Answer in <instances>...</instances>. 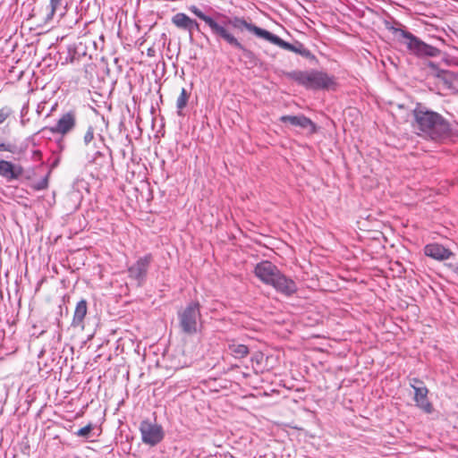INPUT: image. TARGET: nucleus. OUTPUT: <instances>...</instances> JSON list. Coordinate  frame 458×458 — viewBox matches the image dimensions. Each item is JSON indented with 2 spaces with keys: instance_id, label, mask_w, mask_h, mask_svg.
Segmentation results:
<instances>
[{
  "instance_id": "obj_3",
  "label": "nucleus",
  "mask_w": 458,
  "mask_h": 458,
  "mask_svg": "<svg viewBox=\"0 0 458 458\" xmlns=\"http://www.w3.org/2000/svg\"><path fill=\"white\" fill-rule=\"evenodd\" d=\"M392 30L397 37L398 40L403 43L408 50L417 56H437L440 54V50L433 46L428 45L419 38L407 30L392 28Z\"/></svg>"
},
{
  "instance_id": "obj_7",
  "label": "nucleus",
  "mask_w": 458,
  "mask_h": 458,
  "mask_svg": "<svg viewBox=\"0 0 458 458\" xmlns=\"http://www.w3.org/2000/svg\"><path fill=\"white\" fill-rule=\"evenodd\" d=\"M140 430L142 442L151 446L157 445L164 438L162 427L149 420H143L140 423Z\"/></svg>"
},
{
  "instance_id": "obj_16",
  "label": "nucleus",
  "mask_w": 458,
  "mask_h": 458,
  "mask_svg": "<svg viewBox=\"0 0 458 458\" xmlns=\"http://www.w3.org/2000/svg\"><path fill=\"white\" fill-rule=\"evenodd\" d=\"M267 41L280 47L283 49L292 51L294 53H299L301 55H305V52H306V50L302 47V46H301L300 47H296L295 46L283 40L278 36L272 34L271 32L268 36Z\"/></svg>"
},
{
  "instance_id": "obj_4",
  "label": "nucleus",
  "mask_w": 458,
  "mask_h": 458,
  "mask_svg": "<svg viewBox=\"0 0 458 458\" xmlns=\"http://www.w3.org/2000/svg\"><path fill=\"white\" fill-rule=\"evenodd\" d=\"M414 117L419 129L432 137L447 130L444 119L435 112L415 109Z\"/></svg>"
},
{
  "instance_id": "obj_6",
  "label": "nucleus",
  "mask_w": 458,
  "mask_h": 458,
  "mask_svg": "<svg viewBox=\"0 0 458 458\" xmlns=\"http://www.w3.org/2000/svg\"><path fill=\"white\" fill-rule=\"evenodd\" d=\"M200 305L198 301L191 302L179 314L180 326L182 331L188 335L196 334L198 331V320L200 319Z\"/></svg>"
},
{
  "instance_id": "obj_18",
  "label": "nucleus",
  "mask_w": 458,
  "mask_h": 458,
  "mask_svg": "<svg viewBox=\"0 0 458 458\" xmlns=\"http://www.w3.org/2000/svg\"><path fill=\"white\" fill-rule=\"evenodd\" d=\"M228 348L231 352V354L235 359H243L247 357L250 353V350L247 345L237 344L233 340L228 345Z\"/></svg>"
},
{
  "instance_id": "obj_26",
  "label": "nucleus",
  "mask_w": 458,
  "mask_h": 458,
  "mask_svg": "<svg viewBox=\"0 0 458 458\" xmlns=\"http://www.w3.org/2000/svg\"><path fill=\"white\" fill-rule=\"evenodd\" d=\"M194 30H199V23L196 21L193 20V24L191 26H190L189 34L192 35V31Z\"/></svg>"
},
{
  "instance_id": "obj_12",
  "label": "nucleus",
  "mask_w": 458,
  "mask_h": 458,
  "mask_svg": "<svg viewBox=\"0 0 458 458\" xmlns=\"http://www.w3.org/2000/svg\"><path fill=\"white\" fill-rule=\"evenodd\" d=\"M282 123H289L293 127L308 130L310 133L316 131L315 123L304 115H283L279 119Z\"/></svg>"
},
{
  "instance_id": "obj_9",
  "label": "nucleus",
  "mask_w": 458,
  "mask_h": 458,
  "mask_svg": "<svg viewBox=\"0 0 458 458\" xmlns=\"http://www.w3.org/2000/svg\"><path fill=\"white\" fill-rule=\"evenodd\" d=\"M153 257L147 254L140 258L132 266L128 268L129 276L132 279L142 281L146 276Z\"/></svg>"
},
{
  "instance_id": "obj_2",
  "label": "nucleus",
  "mask_w": 458,
  "mask_h": 458,
  "mask_svg": "<svg viewBox=\"0 0 458 458\" xmlns=\"http://www.w3.org/2000/svg\"><path fill=\"white\" fill-rule=\"evenodd\" d=\"M290 77L309 89L335 90L337 87L336 79L322 71L294 72Z\"/></svg>"
},
{
  "instance_id": "obj_27",
  "label": "nucleus",
  "mask_w": 458,
  "mask_h": 458,
  "mask_svg": "<svg viewBox=\"0 0 458 458\" xmlns=\"http://www.w3.org/2000/svg\"><path fill=\"white\" fill-rule=\"evenodd\" d=\"M420 383L421 384V386H425L423 381H421L420 379H419L417 377H413L411 379L410 385L414 384L416 386H420Z\"/></svg>"
},
{
  "instance_id": "obj_17",
  "label": "nucleus",
  "mask_w": 458,
  "mask_h": 458,
  "mask_svg": "<svg viewBox=\"0 0 458 458\" xmlns=\"http://www.w3.org/2000/svg\"><path fill=\"white\" fill-rule=\"evenodd\" d=\"M172 23L176 28L189 33L190 26L193 24V20L183 13H178L172 17Z\"/></svg>"
},
{
  "instance_id": "obj_28",
  "label": "nucleus",
  "mask_w": 458,
  "mask_h": 458,
  "mask_svg": "<svg viewBox=\"0 0 458 458\" xmlns=\"http://www.w3.org/2000/svg\"><path fill=\"white\" fill-rule=\"evenodd\" d=\"M259 359H262V354L259 353V354H256L252 357V360H256L257 362H259Z\"/></svg>"
},
{
  "instance_id": "obj_5",
  "label": "nucleus",
  "mask_w": 458,
  "mask_h": 458,
  "mask_svg": "<svg viewBox=\"0 0 458 458\" xmlns=\"http://www.w3.org/2000/svg\"><path fill=\"white\" fill-rule=\"evenodd\" d=\"M188 9L191 13H192L198 18H199L200 20L205 21V23L210 28L212 33L215 36L224 39L229 45H231L238 49H243L242 45L224 25L218 23L212 17L206 15L196 5H191L188 7Z\"/></svg>"
},
{
  "instance_id": "obj_25",
  "label": "nucleus",
  "mask_w": 458,
  "mask_h": 458,
  "mask_svg": "<svg viewBox=\"0 0 458 458\" xmlns=\"http://www.w3.org/2000/svg\"><path fill=\"white\" fill-rule=\"evenodd\" d=\"M0 151H8L12 152L13 148L10 144H5L4 142H0Z\"/></svg>"
},
{
  "instance_id": "obj_22",
  "label": "nucleus",
  "mask_w": 458,
  "mask_h": 458,
  "mask_svg": "<svg viewBox=\"0 0 458 458\" xmlns=\"http://www.w3.org/2000/svg\"><path fill=\"white\" fill-rule=\"evenodd\" d=\"M93 429V425L91 423H89L85 427L80 428L75 435L81 437H89V434L91 433Z\"/></svg>"
},
{
  "instance_id": "obj_23",
  "label": "nucleus",
  "mask_w": 458,
  "mask_h": 458,
  "mask_svg": "<svg viewBox=\"0 0 458 458\" xmlns=\"http://www.w3.org/2000/svg\"><path fill=\"white\" fill-rule=\"evenodd\" d=\"M94 139V130L92 127H89L86 131L83 140L86 145L89 144Z\"/></svg>"
},
{
  "instance_id": "obj_15",
  "label": "nucleus",
  "mask_w": 458,
  "mask_h": 458,
  "mask_svg": "<svg viewBox=\"0 0 458 458\" xmlns=\"http://www.w3.org/2000/svg\"><path fill=\"white\" fill-rule=\"evenodd\" d=\"M88 312V302L86 300L82 299L76 304L73 318L72 321V326L74 327H84V318Z\"/></svg>"
},
{
  "instance_id": "obj_20",
  "label": "nucleus",
  "mask_w": 458,
  "mask_h": 458,
  "mask_svg": "<svg viewBox=\"0 0 458 458\" xmlns=\"http://www.w3.org/2000/svg\"><path fill=\"white\" fill-rule=\"evenodd\" d=\"M12 108L4 106L0 108V125L4 124L12 115Z\"/></svg>"
},
{
  "instance_id": "obj_8",
  "label": "nucleus",
  "mask_w": 458,
  "mask_h": 458,
  "mask_svg": "<svg viewBox=\"0 0 458 458\" xmlns=\"http://www.w3.org/2000/svg\"><path fill=\"white\" fill-rule=\"evenodd\" d=\"M76 124V115L74 112L64 114L55 126L49 127L48 131L53 134H60L62 136L70 132Z\"/></svg>"
},
{
  "instance_id": "obj_24",
  "label": "nucleus",
  "mask_w": 458,
  "mask_h": 458,
  "mask_svg": "<svg viewBox=\"0 0 458 458\" xmlns=\"http://www.w3.org/2000/svg\"><path fill=\"white\" fill-rule=\"evenodd\" d=\"M47 187V179L42 180L40 182H38L37 185L34 186L35 190H43Z\"/></svg>"
},
{
  "instance_id": "obj_1",
  "label": "nucleus",
  "mask_w": 458,
  "mask_h": 458,
  "mask_svg": "<svg viewBox=\"0 0 458 458\" xmlns=\"http://www.w3.org/2000/svg\"><path fill=\"white\" fill-rule=\"evenodd\" d=\"M254 274L261 282L272 285L276 291L285 295H292L297 291L295 282L284 276L270 261L258 263Z\"/></svg>"
},
{
  "instance_id": "obj_13",
  "label": "nucleus",
  "mask_w": 458,
  "mask_h": 458,
  "mask_svg": "<svg viewBox=\"0 0 458 458\" xmlns=\"http://www.w3.org/2000/svg\"><path fill=\"white\" fill-rule=\"evenodd\" d=\"M426 256L437 260H445L452 256V251L438 243L427 244L424 248Z\"/></svg>"
},
{
  "instance_id": "obj_11",
  "label": "nucleus",
  "mask_w": 458,
  "mask_h": 458,
  "mask_svg": "<svg viewBox=\"0 0 458 458\" xmlns=\"http://www.w3.org/2000/svg\"><path fill=\"white\" fill-rule=\"evenodd\" d=\"M229 24H231L234 29H237L239 30H247L250 32L255 34L256 36L262 38L266 40H267L268 36L270 34L269 31L259 28L256 25H253L251 23H249L247 21H245L243 18L240 17H234L232 20H229Z\"/></svg>"
},
{
  "instance_id": "obj_14",
  "label": "nucleus",
  "mask_w": 458,
  "mask_h": 458,
  "mask_svg": "<svg viewBox=\"0 0 458 458\" xmlns=\"http://www.w3.org/2000/svg\"><path fill=\"white\" fill-rule=\"evenodd\" d=\"M23 173L20 165H14L13 163L5 160H0V175L13 181L18 179Z\"/></svg>"
},
{
  "instance_id": "obj_10",
  "label": "nucleus",
  "mask_w": 458,
  "mask_h": 458,
  "mask_svg": "<svg viewBox=\"0 0 458 458\" xmlns=\"http://www.w3.org/2000/svg\"><path fill=\"white\" fill-rule=\"evenodd\" d=\"M411 386L414 390V401L416 405L426 413H431L433 411V406L428 399V389L426 386H421L420 383V386L411 384Z\"/></svg>"
},
{
  "instance_id": "obj_19",
  "label": "nucleus",
  "mask_w": 458,
  "mask_h": 458,
  "mask_svg": "<svg viewBox=\"0 0 458 458\" xmlns=\"http://www.w3.org/2000/svg\"><path fill=\"white\" fill-rule=\"evenodd\" d=\"M190 94L184 88H182L180 96L176 99V107L178 109L177 113L179 115L182 114V109L187 106Z\"/></svg>"
},
{
  "instance_id": "obj_21",
  "label": "nucleus",
  "mask_w": 458,
  "mask_h": 458,
  "mask_svg": "<svg viewBox=\"0 0 458 458\" xmlns=\"http://www.w3.org/2000/svg\"><path fill=\"white\" fill-rule=\"evenodd\" d=\"M64 0H50V11L47 14V19H52L55 13V12L58 10V8L63 4Z\"/></svg>"
}]
</instances>
